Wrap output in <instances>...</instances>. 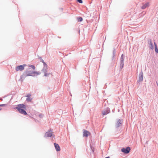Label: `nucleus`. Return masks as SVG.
Instances as JSON below:
<instances>
[{
  "label": "nucleus",
  "mask_w": 158,
  "mask_h": 158,
  "mask_svg": "<svg viewBox=\"0 0 158 158\" xmlns=\"http://www.w3.org/2000/svg\"><path fill=\"white\" fill-rule=\"evenodd\" d=\"M16 108L20 113L24 115L27 114V113L26 111V107L24 104H19L17 105Z\"/></svg>",
  "instance_id": "1"
},
{
  "label": "nucleus",
  "mask_w": 158,
  "mask_h": 158,
  "mask_svg": "<svg viewBox=\"0 0 158 158\" xmlns=\"http://www.w3.org/2000/svg\"><path fill=\"white\" fill-rule=\"evenodd\" d=\"M40 74V73L34 71H26L23 74L22 77L25 78L27 76H32L35 75V74L39 75Z\"/></svg>",
  "instance_id": "2"
},
{
  "label": "nucleus",
  "mask_w": 158,
  "mask_h": 158,
  "mask_svg": "<svg viewBox=\"0 0 158 158\" xmlns=\"http://www.w3.org/2000/svg\"><path fill=\"white\" fill-rule=\"evenodd\" d=\"M43 62L44 64V67L42 71L44 73V76L46 77H48L50 75L52 76V74L51 73H47V65L45 63L43 60Z\"/></svg>",
  "instance_id": "3"
},
{
  "label": "nucleus",
  "mask_w": 158,
  "mask_h": 158,
  "mask_svg": "<svg viewBox=\"0 0 158 158\" xmlns=\"http://www.w3.org/2000/svg\"><path fill=\"white\" fill-rule=\"evenodd\" d=\"M26 65V64H23L17 66L15 68V70L18 71H22L24 69V67Z\"/></svg>",
  "instance_id": "4"
},
{
  "label": "nucleus",
  "mask_w": 158,
  "mask_h": 158,
  "mask_svg": "<svg viewBox=\"0 0 158 158\" xmlns=\"http://www.w3.org/2000/svg\"><path fill=\"white\" fill-rule=\"evenodd\" d=\"M130 150V147H128L126 148H123L122 149L121 151L127 154L129 153Z\"/></svg>",
  "instance_id": "5"
},
{
  "label": "nucleus",
  "mask_w": 158,
  "mask_h": 158,
  "mask_svg": "<svg viewBox=\"0 0 158 158\" xmlns=\"http://www.w3.org/2000/svg\"><path fill=\"white\" fill-rule=\"evenodd\" d=\"M83 133V136L86 137H87L88 136H89L91 135L89 131L85 130H84Z\"/></svg>",
  "instance_id": "6"
},
{
  "label": "nucleus",
  "mask_w": 158,
  "mask_h": 158,
  "mask_svg": "<svg viewBox=\"0 0 158 158\" xmlns=\"http://www.w3.org/2000/svg\"><path fill=\"white\" fill-rule=\"evenodd\" d=\"M52 133L51 131H48L45 133L44 136L45 137H50L52 136Z\"/></svg>",
  "instance_id": "7"
},
{
  "label": "nucleus",
  "mask_w": 158,
  "mask_h": 158,
  "mask_svg": "<svg viewBox=\"0 0 158 158\" xmlns=\"http://www.w3.org/2000/svg\"><path fill=\"white\" fill-rule=\"evenodd\" d=\"M143 73H140L139 75V81H142L143 80Z\"/></svg>",
  "instance_id": "8"
},
{
  "label": "nucleus",
  "mask_w": 158,
  "mask_h": 158,
  "mask_svg": "<svg viewBox=\"0 0 158 158\" xmlns=\"http://www.w3.org/2000/svg\"><path fill=\"white\" fill-rule=\"evenodd\" d=\"M54 145L55 147L56 150L57 151H59L60 150V147L58 144H56V143H54Z\"/></svg>",
  "instance_id": "9"
},
{
  "label": "nucleus",
  "mask_w": 158,
  "mask_h": 158,
  "mask_svg": "<svg viewBox=\"0 0 158 158\" xmlns=\"http://www.w3.org/2000/svg\"><path fill=\"white\" fill-rule=\"evenodd\" d=\"M110 112V110L109 109H107L106 110L104 111H102V113L103 115H106L109 113Z\"/></svg>",
  "instance_id": "10"
},
{
  "label": "nucleus",
  "mask_w": 158,
  "mask_h": 158,
  "mask_svg": "<svg viewBox=\"0 0 158 158\" xmlns=\"http://www.w3.org/2000/svg\"><path fill=\"white\" fill-rule=\"evenodd\" d=\"M149 6V3L148 2H147L145 4L143 5V6L141 7V8L142 9H144L146 8L147 7Z\"/></svg>",
  "instance_id": "11"
},
{
  "label": "nucleus",
  "mask_w": 158,
  "mask_h": 158,
  "mask_svg": "<svg viewBox=\"0 0 158 158\" xmlns=\"http://www.w3.org/2000/svg\"><path fill=\"white\" fill-rule=\"evenodd\" d=\"M31 96V95L30 94H29L28 95H27V98L26 100L28 102H30L31 101L32 98H31L30 97V96Z\"/></svg>",
  "instance_id": "12"
},
{
  "label": "nucleus",
  "mask_w": 158,
  "mask_h": 158,
  "mask_svg": "<svg viewBox=\"0 0 158 158\" xmlns=\"http://www.w3.org/2000/svg\"><path fill=\"white\" fill-rule=\"evenodd\" d=\"M154 44L155 52H156V53H158V50L157 48V45L155 43H154Z\"/></svg>",
  "instance_id": "13"
},
{
  "label": "nucleus",
  "mask_w": 158,
  "mask_h": 158,
  "mask_svg": "<svg viewBox=\"0 0 158 158\" xmlns=\"http://www.w3.org/2000/svg\"><path fill=\"white\" fill-rule=\"evenodd\" d=\"M122 120L119 119L117 122L118 125L117 126L118 127L120 126V125L122 123Z\"/></svg>",
  "instance_id": "14"
},
{
  "label": "nucleus",
  "mask_w": 158,
  "mask_h": 158,
  "mask_svg": "<svg viewBox=\"0 0 158 158\" xmlns=\"http://www.w3.org/2000/svg\"><path fill=\"white\" fill-rule=\"evenodd\" d=\"M77 19L78 20V21L79 22H81L83 20V19H82V18L81 17L78 18Z\"/></svg>",
  "instance_id": "15"
},
{
  "label": "nucleus",
  "mask_w": 158,
  "mask_h": 158,
  "mask_svg": "<svg viewBox=\"0 0 158 158\" xmlns=\"http://www.w3.org/2000/svg\"><path fill=\"white\" fill-rule=\"evenodd\" d=\"M28 67H31L34 70L35 69V67L34 66L32 65H28Z\"/></svg>",
  "instance_id": "16"
},
{
  "label": "nucleus",
  "mask_w": 158,
  "mask_h": 158,
  "mask_svg": "<svg viewBox=\"0 0 158 158\" xmlns=\"http://www.w3.org/2000/svg\"><path fill=\"white\" fill-rule=\"evenodd\" d=\"M150 44H151V48L152 49H153V44H152V43H150Z\"/></svg>",
  "instance_id": "17"
},
{
  "label": "nucleus",
  "mask_w": 158,
  "mask_h": 158,
  "mask_svg": "<svg viewBox=\"0 0 158 158\" xmlns=\"http://www.w3.org/2000/svg\"><path fill=\"white\" fill-rule=\"evenodd\" d=\"M77 1L80 3H82V0H77Z\"/></svg>",
  "instance_id": "18"
},
{
  "label": "nucleus",
  "mask_w": 158,
  "mask_h": 158,
  "mask_svg": "<svg viewBox=\"0 0 158 158\" xmlns=\"http://www.w3.org/2000/svg\"><path fill=\"white\" fill-rule=\"evenodd\" d=\"M39 117L40 118H42L43 117V115L42 114H40L39 115Z\"/></svg>",
  "instance_id": "19"
},
{
  "label": "nucleus",
  "mask_w": 158,
  "mask_h": 158,
  "mask_svg": "<svg viewBox=\"0 0 158 158\" xmlns=\"http://www.w3.org/2000/svg\"><path fill=\"white\" fill-rule=\"evenodd\" d=\"M123 54H122L121 56V59H122V61L123 62Z\"/></svg>",
  "instance_id": "20"
},
{
  "label": "nucleus",
  "mask_w": 158,
  "mask_h": 158,
  "mask_svg": "<svg viewBox=\"0 0 158 158\" xmlns=\"http://www.w3.org/2000/svg\"><path fill=\"white\" fill-rule=\"evenodd\" d=\"M5 106V104H1V105H0V106Z\"/></svg>",
  "instance_id": "21"
},
{
  "label": "nucleus",
  "mask_w": 158,
  "mask_h": 158,
  "mask_svg": "<svg viewBox=\"0 0 158 158\" xmlns=\"http://www.w3.org/2000/svg\"><path fill=\"white\" fill-rule=\"evenodd\" d=\"M106 158H110L109 157H107Z\"/></svg>",
  "instance_id": "22"
},
{
  "label": "nucleus",
  "mask_w": 158,
  "mask_h": 158,
  "mask_svg": "<svg viewBox=\"0 0 158 158\" xmlns=\"http://www.w3.org/2000/svg\"><path fill=\"white\" fill-rule=\"evenodd\" d=\"M1 110V109L0 108V110Z\"/></svg>",
  "instance_id": "23"
}]
</instances>
